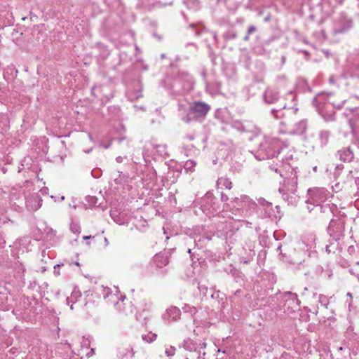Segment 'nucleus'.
I'll return each mask as SVG.
<instances>
[{
	"mask_svg": "<svg viewBox=\"0 0 359 359\" xmlns=\"http://www.w3.org/2000/svg\"><path fill=\"white\" fill-rule=\"evenodd\" d=\"M231 182L225 177H220L217 181V191L219 192L220 189H222L224 187L227 189H231Z\"/></svg>",
	"mask_w": 359,
	"mask_h": 359,
	"instance_id": "nucleus-14",
	"label": "nucleus"
},
{
	"mask_svg": "<svg viewBox=\"0 0 359 359\" xmlns=\"http://www.w3.org/2000/svg\"><path fill=\"white\" fill-rule=\"evenodd\" d=\"M107 110L111 119L119 118L121 116V110L118 105L109 106Z\"/></svg>",
	"mask_w": 359,
	"mask_h": 359,
	"instance_id": "nucleus-15",
	"label": "nucleus"
},
{
	"mask_svg": "<svg viewBox=\"0 0 359 359\" xmlns=\"http://www.w3.org/2000/svg\"><path fill=\"white\" fill-rule=\"evenodd\" d=\"M283 144L278 139L267 138L260 145L259 152L262 158H272L276 156L283 148Z\"/></svg>",
	"mask_w": 359,
	"mask_h": 359,
	"instance_id": "nucleus-3",
	"label": "nucleus"
},
{
	"mask_svg": "<svg viewBox=\"0 0 359 359\" xmlns=\"http://www.w3.org/2000/svg\"><path fill=\"white\" fill-rule=\"evenodd\" d=\"M165 83L172 93L184 95L193 89L194 82L187 72L179 71L175 76L168 78Z\"/></svg>",
	"mask_w": 359,
	"mask_h": 359,
	"instance_id": "nucleus-1",
	"label": "nucleus"
},
{
	"mask_svg": "<svg viewBox=\"0 0 359 359\" xmlns=\"http://www.w3.org/2000/svg\"><path fill=\"white\" fill-rule=\"evenodd\" d=\"M188 45H194V43H188Z\"/></svg>",
	"mask_w": 359,
	"mask_h": 359,
	"instance_id": "nucleus-56",
	"label": "nucleus"
},
{
	"mask_svg": "<svg viewBox=\"0 0 359 359\" xmlns=\"http://www.w3.org/2000/svg\"><path fill=\"white\" fill-rule=\"evenodd\" d=\"M278 111H279V110H278V109H272V110H271V114H272L274 116V117H275V118H280V116L278 114Z\"/></svg>",
	"mask_w": 359,
	"mask_h": 359,
	"instance_id": "nucleus-31",
	"label": "nucleus"
},
{
	"mask_svg": "<svg viewBox=\"0 0 359 359\" xmlns=\"http://www.w3.org/2000/svg\"><path fill=\"white\" fill-rule=\"evenodd\" d=\"M232 203L233 207L238 211L243 217L251 215L257 206L256 203L247 195L236 197L233 199Z\"/></svg>",
	"mask_w": 359,
	"mask_h": 359,
	"instance_id": "nucleus-2",
	"label": "nucleus"
},
{
	"mask_svg": "<svg viewBox=\"0 0 359 359\" xmlns=\"http://www.w3.org/2000/svg\"><path fill=\"white\" fill-rule=\"evenodd\" d=\"M79 229H80V227L76 224H74V223L71 224L70 229L72 232L79 233Z\"/></svg>",
	"mask_w": 359,
	"mask_h": 359,
	"instance_id": "nucleus-28",
	"label": "nucleus"
},
{
	"mask_svg": "<svg viewBox=\"0 0 359 359\" xmlns=\"http://www.w3.org/2000/svg\"><path fill=\"white\" fill-rule=\"evenodd\" d=\"M103 239H104L103 233H102L100 234H97L95 236H93L91 238V241H88L86 243V245H101L102 246V245H103V243H102Z\"/></svg>",
	"mask_w": 359,
	"mask_h": 359,
	"instance_id": "nucleus-17",
	"label": "nucleus"
},
{
	"mask_svg": "<svg viewBox=\"0 0 359 359\" xmlns=\"http://www.w3.org/2000/svg\"><path fill=\"white\" fill-rule=\"evenodd\" d=\"M255 30H256L255 27H254V26L249 27L248 29V35H250L252 33H253Z\"/></svg>",
	"mask_w": 359,
	"mask_h": 359,
	"instance_id": "nucleus-32",
	"label": "nucleus"
},
{
	"mask_svg": "<svg viewBox=\"0 0 359 359\" xmlns=\"http://www.w3.org/2000/svg\"><path fill=\"white\" fill-rule=\"evenodd\" d=\"M351 114H353V116L348 119V123L352 133H355L359 128V108L349 109V113L346 115L348 116Z\"/></svg>",
	"mask_w": 359,
	"mask_h": 359,
	"instance_id": "nucleus-9",
	"label": "nucleus"
},
{
	"mask_svg": "<svg viewBox=\"0 0 359 359\" xmlns=\"http://www.w3.org/2000/svg\"><path fill=\"white\" fill-rule=\"evenodd\" d=\"M337 156L341 161L350 162L354 157L353 149L351 146L342 148L337 151Z\"/></svg>",
	"mask_w": 359,
	"mask_h": 359,
	"instance_id": "nucleus-10",
	"label": "nucleus"
},
{
	"mask_svg": "<svg viewBox=\"0 0 359 359\" xmlns=\"http://www.w3.org/2000/svg\"><path fill=\"white\" fill-rule=\"evenodd\" d=\"M330 132L328 130H321L319 133V140L321 146H325L329 142Z\"/></svg>",
	"mask_w": 359,
	"mask_h": 359,
	"instance_id": "nucleus-19",
	"label": "nucleus"
},
{
	"mask_svg": "<svg viewBox=\"0 0 359 359\" xmlns=\"http://www.w3.org/2000/svg\"><path fill=\"white\" fill-rule=\"evenodd\" d=\"M352 26V21L344 13H341L334 20L333 32L334 34H341L347 32Z\"/></svg>",
	"mask_w": 359,
	"mask_h": 359,
	"instance_id": "nucleus-6",
	"label": "nucleus"
},
{
	"mask_svg": "<svg viewBox=\"0 0 359 359\" xmlns=\"http://www.w3.org/2000/svg\"><path fill=\"white\" fill-rule=\"evenodd\" d=\"M202 239V236L200 233H191L187 238V244L191 245V241H193L195 246L198 245V242Z\"/></svg>",
	"mask_w": 359,
	"mask_h": 359,
	"instance_id": "nucleus-16",
	"label": "nucleus"
},
{
	"mask_svg": "<svg viewBox=\"0 0 359 359\" xmlns=\"http://www.w3.org/2000/svg\"><path fill=\"white\" fill-rule=\"evenodd\" d=\"M187 137L191 140L194 139L192 135H187Z\"/></svg>",
	"mask_w": 359,
	"mask_h": 359,
	"instance_id": "nucleus-47",
	"label": "nucleus"
},
{
	"mask_svg": "<svg viewBox=\"0 0 359 359\" xmlns=\"http://www.w3.org/2000/svg\"><path fill=\"white\" fill-rule=\"evenodd\" d=\"M263 97L264 102L267 104H273L279 99L278 92L271 88L267 89L264 92Z\"/></svg>",
	"mask_w": 359,
	"mask_h": 359,
	"instance_id": "nucleus-12",
	"label": "nucleus"
},
{
	"mask_svg": "<svg viewBox=\"0 0 359 359\" xmlns=\"http://www.w3.org/2000/svg\"><path fill=\"white\" fill-rule=\"evenodd\" d=\"M232 126L233 128H235L238 131H240V132L245 131V127H244L243 123L241 121H236L233 122Z\"/></svg>",
	"mask_w": 359,
	"mask_h": 359,
	"instance_id": "nucleus-23",
	"label": "nucleus"
},
{
	"mask_svg": "<svg viewBox=\"0 0 359 359\" xmlns=\"http://www.w3.org/2000/svg\"><path fill=\"white\" fill-rule=\"evenodd\" d=\"M327 191L324 188H312L308 190L306 203L320 205L327 200Z\"/></svg>",
	"mask_w": 359,
	"mask_h": 359,
	"instance_id": "nucleus-4",
	"label": "nucleus"
},
{
	"mask_svg": "<svg viewBox=\"0 0 359 359\" xmlns=\"http://www.w3.org/2000/svg\"><path fill=\"white\" fill-rule=\"evenodd\" d=\"M141 97H142V91L141 90L136 91V93L135 94V98L137 99Z\"/></svg>",
	"mask_w": 359,
	"mask_h": 359,
	"instance_id": "nucleus-34",
	"label": "nucleus"
},
{
	"mask_svg": "<svg viewBox=\"0 0 359 359\" xmlns=\"http://www.w3.org/2000/svg\"><path fill=\"white\" fill-rule=\"evenodd\" d=\"M329 81H330V83H334V82H335L333 76H331L330 78Z\"/></svg>",
	"mask_w": 359,
	"mask_h": 359,
	"instance_id": "nucleus-44",
	"label": "nucleus"
},
{
	"mask_svg": "<svg viewBox=\"0 0 359 359\" xmlns=\"http://www.w3.org/2000/svg\"><path fill=\"white\" fill-rule=\"evenodd\" d=\"M330 245H334V243L333 242L331 241V239L330 240Z\"/></svg>",
	"mask_w": 359,
	"mask_h": 359,
	"instance_id": "nucleus-50",
	"label": "nucleus"
},
{
	"mask_svg": "<svg viewBox=\"0 0 359 359\" xmlns=\"http://www.w3.org/2000/svg\"><path fill=\"white\" fill-rule=\"evenodd\" d=\"M105 1H107V0H105Z\"/></svg>",
	"mask_w": 359,
	"mask_h": 359,
	"instance_id": "nucleus-59",
	"label": "nucleus"
},
{
	"mask_svg": "<svg viewBox=\"0 0 359 359\" xmlns=\"http://www.w3.org/2000/svg\"><path fill=\"white\" fill-rule=\"evenodd\" d=\"M307 128V121L301 120L294 126L292 133L296 135H303L306 132Z\"/></svg>",
	"mask_w": 359,
	"mask_h": 359,
	"instance_id": "nucleus-13",
	"label": "nucleus"
},
{
	"mask_svg": "<svg viewBox=\"0 0 359 359\" xmlns=\"http://www.w3.org/2000/svg\"><path fill=\"white\" fill-rule=\"evenodd\" d=\"M46 235H53V236H55V231H54L52 228H47L46 230Z\"/></svg>",
	"mask_w": 359,
	"mask_h": 359,
	"instance_id": "nucleus-29",
	"label": "nucleus"
},
{
	"mask_svg": "<svg viewBox=\"0 0 359 359\" xmlns=\"http://www.w3.org/2000/svg\"><path fill=\"white\" fill-rule=\"evenodd\" d=\"M110 216L111 217L112 219H114V216H115V213L112 211L110 212Z\"/></svg>",
	"mask_w": 359,
	"mask_h": 359,
	"instance_id": "nucleus-45",
	"label": "nucleus"
},
{
	"mask_svg": "<svg viewBox=\"0 0 359 359\" xmlns=\"http://www.w3.org/2000/svg\"><path fill=\"white\" fill-rule=\"evenodd\" d=\"M243 223H244L247 226H250V227H251V225H252V223H251V222H247V221H243Z\"/></svg>",
	"mask_w": 359,
	"mask_h": 359,
	"instance_id": "nucleus-42",
	"label": "nucleus"
},
{
	"mask_svg": "<svg viewBox=\"0 0 359 359\" xmlns=\"http://www.w3.org/2000/svg\"><path fill=\"white\" fill-rule=\"evenodd\" d=\"M355 146H356L355 144H354ZM357 147H358V149L359 150V142H358V144H357Z\"/></svg>",
	"mask_w": 359,
	"mask_h": 359,
	"instance_id": "nucleus-52",
	"label": "nucleus"
},
{
	"mask_svg": "<svg viewBox=\"0 0 359 359\" xmlns=\"http://www.w3.org/2000/svg\"><path fill=\"white\" fill-rule=\"evenodd\" d=\"M92 236H83V240H90L91 241Z\"/></svg>",
	"mask_w": 359,
	"mask_h": 359,
	"instance_id": "nucleus-40",
	"label": "nucleus"
},
{
	"mask_svg": "<svg viewBox=\"0 0 359 359\" xmlns=\"http://www.w3.org/2000/svg\"><path fill=\"white\" fill-rule=\"evenodd\" d=\"M102 243H103V245H104V246H107V245H109L108 240H107V238L105 236H104V239H103Z\"/></svg>",
	"mask_w": 359,
	"mask_h": 359,
	"instance_id": "nucleus-38",
	"label": "nucleus"
},
{
	"mask_svg": "<svg viewBox=\"0 0 359 359\" xmlns=\"http://www.w3.org/2000/svg\"><path fill=\"white\" fill-rule=\"evenodd\" d=\"M297 176L296 172H291L290 177L285 181L283 185L279 188L280 192L283 195L288 194H295L297 193Z\"/></svg>",
	"mask_w": 359,
	"mask_h": 359,
	"instance_id": "nucleus-7",
	"label": "nucleus"
},
{
	"mask_svg": "<svg viewBox=\"0 0 359 359\" xmlns=\"http://www.w3.org/2000/svg\"><path fill=\"white\" fill-rule=\"evenodd\" d=\"M220 194H221V200L222 201H226L228 200V197L224 195L222 191L220 192Z\"/></svg>",
	"mask_w": 359,
	"mask_h": 359,
	"instance_id": "nucleus-36",
	"label": "nucleus"
},
{
	"mask_svg": "<svg viewBox=\"0 0 359 359\" xmlns=\"http://www.w3.org/2000/svg\"><path fill=\"white\" fill-rule=\"evenodd\" d=\"M258 203H259V204L260 205H262L263 207H271L272 206V203H271L266 201L263 198H259L258 199Z\"/></svg>",
	"mask_w": 359,
	"mask_h": 359,
	"instance_id": "nucleus-26",
	"label": "nucleus"
},
{
	"mask_svg": "<svg viewBox=\"0 0 359 359\" xmlns=\"http://www.w3.org/2000/svg\"><path fill=\"white\" fill-rule=\"evenodd\" d=\"M210 197V194L207 193L205 196L203 197V199L208 200Z\"/></svg>",
	"mask_w": 359,
	"mask_h": 359,
	"instance_id": "nucleus-43",
	"label": "nucleus"
},
{
	"mask_svg": "<svg viewBox=\"0 0 359 359\" xmlns=\"http://www.w3.org/2000/svg\"><path fill=\"white\" fill-rule=\"evenodd\" d=\"M116 161L118 163H122L123 161V158L121 156H118L116 158Z\"/></svg>",
	"mask_w": 359,
	"mask_h": 359,
	"instance_id": "nucleus-41",
	"label": "nucleus"
},
{
	"mask_svg": "<svg viewBox=\"0 0 359 359\" xmlns=\"http://www.w3.org/2000/svg\"><path fill=\"white\" fill-rule=\"evenodd\" d=\"M339 4H341L343 3L344 0H336Z\"/></svg>",
	"mask_w": 359,
	"mask_h": 359,
	"instance_id": "nucleus-48",
	"label": "nucleus"
},
{
	"mask_svg": "<svg viewBox=\"0 0 359 359\" xmlns=\"http://www.w3.org/2000/svg\"><path fill=\"white\" fill-rule=\"evenodd\" d=\"M321 115L326 121H333L335 120V112L332 111H327V109H322Z\"/></svg>",
	"mask_w": 359,
	"mask_h": 359,
	"instance_id": "nucleus-21",
	"label": "nucleus"
},
{
	"mask_svg": "<svg viewBox=\"0 0 359 359\" xmlns=\"http://www.w3.org/2000/svg\"><path fill=\"white\" fill-rule=\"evenodd\" d=\"M327 231L332 240L339 242L343 237L344 222L341 220H332ZM337 245H339V243H337Z\"/></svg>",
	"mask_w": 359,
	"mask_h": 359,
	"instance_id": "nucleus-5",
	"label": "nucleus"
},
{
	"mask_svg": "<svg viewBox=\"0 0 359 359\" xmlns=\"http://www.w3.org/2000/svg\"><path fill=\"white\" fill-rule=\"evenodd\" d=\"M118 172H119L120 175H122V173H123L122 172H120V171H118Z\"/></svg>",
	"mask_w": 359,
	"mask_h": 359,
	"instance_id": "nucleus-57",
	"label": "nucleus"
},
{
	"mask_svg": "<svg viewBox=\"0 0 359 359\" xmlns=\"http://www.w3.org/2000/svg\"><path fill=\"white\" fill-rule=\"evenodd\" d=\"M118 172H119L120 175H122V173H123L122 172H120V171H118Z\"/></svg>",
	"mask_w": 359,
	"mask_h": 359,
	"instance_id": "nucleus-58",
	"label": "nucleus"
},
{
	"mask_svg": "<svg viewBox=\"0 0 359 359\" xmlns=\"http://www.w3.org/2000/svg\"><path fill=\"white\" fill-rule=\"evenodd\" d=\"M323 95H318L316 98H315V101L317 102H320L321 99L323 97Z\"/></svg>",
	"mask_w": 359,
	"mask_h": 359,
	"instance_id": "nucleus-37",
	"label": "nucleus"
},
{
	"mask_svg": "<svg viewBox=\"0 0 359 359\" xmlns=\"http://www.w3.org/2000/svg\"><path fill=\"white\" fill-rule=\"evenodd\" d=\"M154 36L158 40L161 41L162 39V36L157 33H154Z\"/></svg>",
	"mask_w": 359,
	"mask_h": 359,
	"instance_id": "nucleus-39",
	"label": "nucleus"
},
{
	"mask_svg": "<svg viewBox=\"0 0 359 359\" xmlns=\"http://www.w3.org/2000/svg\"><path fill=\"white\" fill-rule=\"evenodd\" d=\"M345 101V100H335L334 95L329 93L327 95V99L325 100L326 109H328L330 105L336 109H341Z\"/></svg>",
	"mask_w": 359,
	"mask_h": 359,
	"instance_id": "nucleus-11",
	"label": "nucleus"
},
{
	"mask_svg": "<svg viewBox=\"0 0 359 359\" xmlns=\"http://www.w3.org/2000/svg\"><path fill=\"white\" fill-rule=\"evenodd\" d=\"M189 253H191V249L189 248V251H188Z\"/></svg>",
	"mask_w": 359,
	"mask_h": 359,
	"instance_id": "nucleus-55",
	"label": "nucleus"
},
{
	"mask_svg": "<svg viewBox=\"0 0 359 359\" xmlns=\"http://www.w3.org/2000/svg\"><path fill=\"white\" fill-rule=\"evenodd\" d=\"M304 243L306 246L311 247L313 245H316V235L313 233H306L304 237Z\"/></svg>",
	"mask_w": 359,
	"mask_h": 359,
	"instance_id": "nucleus-18",
	"label": "nucleus"
},
{
	"mask_svg": "<svg viewBox=\"0 0 359 359\" xmlns=\"http://www.w3.org/2000/svg\"><path fill=\"white\" fill-rule=\"evenodd\" d=\"M64 199H65V196H62L61 200H64Z\"/></svg>",
	"mask_w": 359,
	"mask_h": 359,
	"instance_id": "nucleus-54",
	"label": "nucleus"
},
{
	"mask_svg": "<svg viewBox=\"0 0 359 359\" xmlns=\"http://www.w3.org/2000/svg\"><path fill=\"white\" fill-rule=\"evenodd\" d=\"M249 36L248 34H247V35L244 37V40L245 41H248L249 40Z\"/></svg>",
	"mask_w": 359,
	"mask_h": 359,
	"instance_id": "nucleus-46",
	"label": "nucleus"
},
{
	"mask_svg": "<svg viewBox=\"0 0 359 359\" xmlns=\"http://www.w3.org/2000/svg\"><path fill=\"white\" fill-rule=\"evenodd\" d=\"M169 238H170V237H169L168 236H167L165 237V240H168V239H169Z\"/></svg>",
	"mask_w": 359,
	"mask_h": 359,
	"instance_id": "nucleus-53",
	"label": "nucleus"
},
{
	"mask_svg": "<svg viewBox=\"0 0 359 359\" xmlns=\"http://www.w3.org/2000/svg\"><path fill=\"white\" fill-rule=\"evenodd\" d=\"M100 170H93L92 172H91V174L92 175L95 177V178H98L100 175Z\"/></svg>",
	"mask_w": 359,
	"mask_h": 359,
	"instance_id": "nucleus-30",
	"label": "nucleus"
},
{
	"mask_svg": "<svg viewBox=\"0 0 359 359\" xmlns=\"http://www.w3.org/2000/svg\"><path fill=\"white\" fill-rule=\"evenodd\" d=\"M210 109L209 105L203 102V114L207 112Z\"/></svg>",
	"mask_w": 359,
	"mask_h": 359,
	"instance_id": "nucleus-35",
	"label": "nucleus"
},
{
	"mask_svg": "<svg viewBox=\"0 0 359 359\" xmlns=\"http://www.w3.org/2000/svg\"><path fill=\"white\" fill-rule=\"evenodd\" d=\"M264 211H265L266 217H272V212H273L272 206L271 207H264Z\"/></svg>",
	"mask_w": 359,
	"mask_h": 359,
	"instance_id": "nucleus-27",
	"label": "nucleus"
},
{
	"mask_svg": "<svg viewBox=\"0 0 359 359\" xmlns=\"http://www.w3.org/2000/svg\"><path fill=\"white\" fill-rule=\"evenodd\" d=\"M283 109H285L286 108V104H283V107H282Z\"/></svg>",
	"mask_w": 359,
	"mask_h": 359,
	"instance_id": "nucleus-51",
	"label": "nucleus"
},
{
	"mask_svg": "<svg viewBox=\"0 0 359 359\" xmlns=\"http://www.w3.org/2000/svg\"><path fill=\"white\" fill-rule=\"evenodd\" d=\"M154 148L160 156L164 158L169 156L168 152L167 151V146L165 144H156Z\"/></svg>",
	"mask_w": 359,
	"mask_h": 359,
	"instance_id": "nucleus-20",
	"label": "nucleus"
},
{
	"mask_svg": "<svg viewBox=\"0 0 359 359\" xmlns=\"http://www.w3.org/2000/svg\"><path fill=\"white\" fill-rule=\"evenodd\" d=\"M123 142H126V145H128V142L126 141V137H117V138L111 139L110 142L108 144L104 146V148H106V149L109 148L110 147V145L111 144L114 143V142H116L118 144H121Z\"/></svg>",
	"mask_w": 359,
	"mask_h": 359,
	"instance_id": "nucleus-22",
	"label": "nucleus"
},
{
	"mask_svg": "<svg viewBox=\"0 0 359 359\" xmlns=\"http://www.w3.org/2000/svg\"><path fill=\"white\" fill-rule=\"evenodd\" d=\"M202 117V101H197L194 105L189 107V111L182 120L189 123L193 120H198Z\"/></svg>",
	"mask_w": 359,
	"mask_h": 359,
	"instance_id": "nucleus-8",
	"label": "nucleus"
},
{
	"mask_svg": "<svg viewBox=\"0 0 359 359\" xmlns=\"http://www.w3.org/2000/svg\"><path fill=\"white\" fill-rule=\"evenodd\" d=\"M189 27L192 28L193 30L195 32V35L196 36H199L200 35V32L198 30H195L194 28H195V25L194 24H190L189 25Z\"/></svg>",
	"mask_w": 359,
	"mask_h": 359,
	"instance_id": "nucleus-33",
	"label": "nucleus"
},
{
	"mask_svg": "<svg viewBox=\"0 0 359 359\" xmlns=\"http://www.w3.org/2000/svg\"><path fill=\"white\" fill-rule=\"evenodd\" d=\"M1 170H2V172H3L4 173H6V172L7 171L6 168H2V169H1Z\"/></svg>",
	"mask_w": 359,
	"mask_h": 359,
	"instance_id": "nucleus-49",
	"label": "nucleus"
},
{
	"mask_svg": "<svg viewBox=\"0 0 359 359\" xmlns=\"http://www.w3.org/2000/svg\"><path fill=\"white\" fill-rule=\"evenodd\" d=\"M86 202H88V203H90L91 205H96V204L97 203V198L95 196H87L86 197Z\"/></svg>",
	"mask_w": 359,
	"mask_h": 359,
	"instance_id": "nucleus-25",
	"label": "nucleus"
},
{
	"mask_svg": "<svg viewBox=\"0 0 359 359\" xmlns=\"http://www.w3.org/2000/svg\"><path fill=\"white\" fill-rule=\"evenodd\" d=\"M22 241H23V243H20V245H23L24 247H26V245L34 246V245H35L34 243L37 242L36 240L32 241L29 237L25 238L22 240Z\"/></svg>",
	"mask_w": 359,
	"mask_h": 359,
	"instance_id": "nucleus-24",
	"label": "nucleus"
}]
</instances>
